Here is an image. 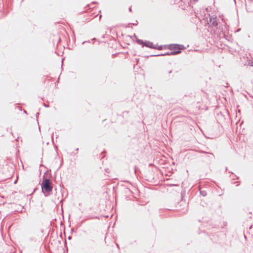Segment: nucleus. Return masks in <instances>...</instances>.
I'll return each mask as SVG.
<instances>
[{
	"label": "nucleus",
	"mask_w": 253,
	"mask_h": 253,
	"mask_svg": "<svg viewBox=\"0 0 253 253\" xmlns=\"http://www.w3.org/2000/svg\"><path fill=\"white\" fill-rule=\"evenodd\" d=\"M168 48L170 50L171 54L172 55H176L181 52V50L185 48L184 46L182 44H170L168 45Z\"/></svg>",
	"instance_id": "1"
},
{
	"label": "nucleus",
	"mask_w": 253,
	"mask_h": 253,
	"mask_svg": "<svg viewBox=\"0 0 253 253\" xmlns=\"http://www.w3.org/2000/svg\"><path fill=\"white\" fill-rule=\"evenodd\" d=\"M42 191L44 190L46 192H49L51 190L52 187L49 180L46 179L43 181L42 183Z\"/></svg>",
	"instance_id": "2"
},
{
	"label": "nucleus",
	"mask_w": 253,
	"mask_h": 253,
	"mask_svg": "<svg viewBox=\"0 0 253 253\" xmlns=\"http://www.w3.org/2000/svg\"><path fill=\"white\" fill-rule=\"evenodd\" d=\"M144 46L152 49L157 48V46L154 45L153 42L147 41H143V46Z\"/></svg>",
	"instance_id": "3"
},
{
	"label": "nucleus",
	"mask_w": 253,
	"mask_h": 253,
	"mask_svg": "<svg viewBox=\"0 0 253 253\" xmlns=\"http://www.w3.org/2000/svg\"><path fill=\"white\" fill-rule=\"evenodd\" d=\"M171 55H172V54H171V52H167L165 53H161V54H151V55L145 54L144 55H143V56L148 58L149 57Z\"/></svg>",
	"instance_id": "4"
},
{
	"label": "nucleus",
	"mask_w": 253,
	"mask_h": 253,
	"mask_svg": "<svg viewBox=\"0 0 253 253\" xmlns=\"http://www.w3.org/2000/svg\"><path fill=\"white\" fill-rule=\"evenodd\" d=\"M216 18V17H214L213 16L210 17V21L213 26H216L218 25Z\"/></svg>",
	"instance_id": "5"
},
{
	"label": "nucleus",
	"mask_w": 253,
	"mask_h": 253,
	"mask_svg": "<svg viewBox=\"0 0 253 253\" xmlns=\"http://www.w3.org/2000/svg\"><path fill=\"white\" fill-rule=\"evenodd\" d=\"M200 194L203 197H205L207 195V192L205 190H200Z\"/></svg>",
	"instance_id": "6"
},
{
	"label": "nucleus",
	"mask_w": 253,
	"mask_h": 253,
	"mask_svg": "<svg viewBox=\"0 0 253 253\" xmlns=\"http://www.w3.org/2000/svg\"><path fill=\"white\" fill-rule=\"evenodd\" d=\"M153 179H154V177L153 175L148 178H145V180L147 181H151Z\"/></svg>",
	"instance_id": "7"
},
{
	"label": "nucleus",
	"mask_w": 253,
	"mask_h": 253,
	"mask_svg": "<svg viewBox=\"0 0 253 253\" xmlns=\"http://www.w3.org/2000/svg\"><path fill=\"white\" fill-rule=\"evenodd\" d=\"M162 48H163L162 46L160 45V46H157V48H156L155 49H157L158 50H161V49H162Z\"/></svg>",
	"instance_id": "8"
},
{
	"label": "nucleus",
	"mask_w": 253,
	"mask_h": 253,
	"mask_svg": "<svg viewBox=\"0 0 253 253\" xmlns=\"http://www.w3.org/2000/svg\"><path fill=\"white\" fill-rule=\"evenodd\" d=\"M210 154L211 155V158H210V159H214V155H213V154H212V153H210Z\"/></svg>",
	"instance_id": "9"
},
{
	"label": "nucleus",
	"mask_w": 253,
	"mask_h": 253,
	"mask_svg": "<svg viewBox=\"0 0 253 253\" xmlns=\"http://www.w3.org/2000/svg\"><path fill=\"white\" fill-rule=\"evenodd\" d=\"M149 189L148 188H146V187H145L144 188V190H143L145 192H146L147 191H148Z\"/></svg>",
	"instance_id": "10"
},
{
	"label": "nucleus",
	"mask_w": 253,
	"mask_h": 253,
	"mask_svg": "<svg viewBox=\"0 0 253 253\" xmlns=\"http://www.w3.org/2000/svg\"><path fill=\"white\" fill-rule=\"evenodd\" d=\"M234 183H238L237 185H238L240 183V181L235 182H234Z\"/></svg>",
	"instance_id": "11"
},
{
	"label": "nucleus",
	"mask_w": 253,
	"mask_h": 253,
	"mask_svg": "<svg viewBox=\"0 0 253 253\" xmlns=\"http://www.w3.org/2000/svg\"><path fill=\"white\" fill-rule=\"evenodd\" d=\"M193 1L195 2H197L198 1V0H193Z\"/></svg>",
	"instance_id": "12"
},
{
	"label": "nucleus",
	"mask_w": 253,
	"mask_h": 253,
	"mask_svg": "<svg viewBox=\"0 0 253 253\" xmlns=\"http://www.w3.org/2000/svg\"><path fill=\"white\" fill-rule=\"evenodd\" d=\"M143 203H147L148 202H145V201H144V200H143Z\"/></svg>",
	"instance_id": "13"
},
{
	"label": "nucleus",
	"mask_w": 253,
	"mask_h": 253,
	"mask_svg": "<svg viewBox=\"0 0 253 253\" xmlns=\"http://www.w3.org/2000/svg\"><path fill=\"white\" fill-rule=\"evenodd\" d=\"M171 72H172V71H171V70H170V71H169V74H170V73H171Z\"/></svg>",
	"instance_id": "14"
},
{
	"label": "nucleus",
	"mask_w": 253,
	"mask_h": 253,
	"mask_svg": "<svg viewBox=\"0 0 253 253\" xmlns=\"http://www.w3.org/2000/svg\"><path fill=\"white\" fill-rule=\"evenodd\" d=\"M200 102V100H197V103H199Z\"/></svg>",
	"instance_id": "15"
},
{
	"label": "nucleus",
	"mask_w": 253,
	"mask_h": 253,
	"mask_svg": "<svg viewBox=\"0 0 253 253\" xmlns=\"http://www.w3.org/2000/svg\"><path fill=\"white\" fill-rule=\"evenodd\" d=\"M202 153H207V152H204V151H203Z\"/></svg>",
	"instance_id": "16"
},
{
	"label": "nucleus",
	"mask_w": 253,
	"mask_h": 253,
	"mask_svg": "<svg viewBox=\"0 0 253 253\" xmlns=\"http://www.w3.org/2000/svg\"><path fill=\"white\" fill-rule=\"evenodd\" d=\"M196 95L199 96V94L198 93H197Z\"/></svg>",
	"instance_id": "17"
}]
</instances>
